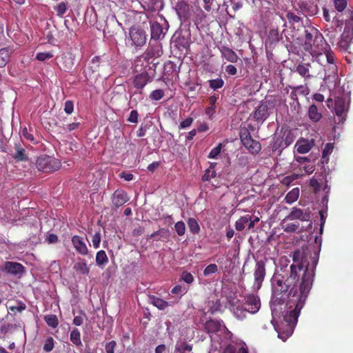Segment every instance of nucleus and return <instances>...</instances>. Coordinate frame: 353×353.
I'll return each instance as SVG.
<instances>
[{"label":"nucleus","mask_w":353,"mask_h":353,"mask_svg":"<svg viewBox=\"0 0 353 353\" xmlns=\"http://www.w3.org/2000/svg\"><path fill=\"white\" fill-rule=\"evenodd\" d=\"M296 91L302 94L303 95H307L309 93V90L307 88L304 87L303 85L299 86L296 88Z\"/></svg>","instance_id":"64"},{"label":"nucleus","mask_w":353,"mask_h":353,"mask_svg":"<svg viewBox=\"0 0 353 353\" xmlns=\"http://www.w3.org/2000/svg\"><path fill=\"white\" fill-rule=\"evenodd\" d=\"M192 345L188 343L184 339L176 341L174 347L175 353H192Z\"/></svg>","instance_id":"22"},{"label":"nucleus","mask_w":353,"mask_h":353,"mask_svg":"<svg viewBox=\"0 0 353 353\" xmlns=\"http://www.w3.org/2000/svg\"><path fill=\"white\" fill-rule=\"evenodd\" d=\"M310 65L299 64L296 67V71L302 77L305 78H310Z\"/></svg>","instance_id":"33"},{"label":"nucleus","mask_w":353,"mask_h":353,"mask_svg":"<svg viewBox=\"0 0 353 353\" xmlns=\"http://www.w3.org/2000/svg\"><path fill=\"white\" fill-rule=\"evenodd\" d=\"M216 173L215 170L212 169L206 170L205 174L202 176V180L204 181H208L211 179H213L216 176Z\"/></svg>","instance_id":"49"},{"label":"nucleus","mask_w":353,"mask_h":353,"mask_svg":"<svg viewBox=\"0 0 353 353\" xmlns=\"http://www.w3.org/2000/svg\"><path fill=\"white\" fill-rule=\"evenodd\" d=\"M167 30V28H163L157 22H152L150 24L151 38L153 39L158 40L163 37Z\"/></svg>","instance_id":"18"},{"label":"nucleus","mask_w":353,"mask_h":353,"mask_svg":"<svg viewBox=\"0 0 353 353\" xmlns=\"http://www.w3.org/2000/svg\"><path fill=\"white\" fill-rule=\"evenodd\" d=\"M299 228V225H296L295 223H290V224H288L284 230L287 232H295Z\"/></svg>","instance_id":"60"},{"label":"nucleus","mask_w":353,"mask_h":353,"mask_svg":"<svg viewBox=\"0 0 353 353\" xmlns=\"http://www.w3.org/2000/svg\"><path fill=\"white\" fill-rule=\"evenodd\" d=\"M140 3L145 10L157 11L163 8L161 0H142Z\"/></svg>","instance_id":"20"},{"label":"nucleus","mask_w":353,"mask_h":353,"mask_svg":"<svg viewBox=\"0 0 353 353\" xmlns=\"http://www.w3.org/2000/svg\"><path fill=\"white\" fill-rule=\"evenodd\" d=\"M248 310L249 314H256L261 307L259 298L254 294H250L245 298V301L243 303Z\"/></svg>","instance_id":"11"},{"label":"nucleus","mask_w":353,"mask_h":353,"mask_svg":"<svg viewBox=\"0 0 353 353\" xmlns=\"http://www.w3.org/2000/svg\"><path fill=\"white\" fill-rule=\"evenodd\" d=\"M308 117L312 121L317 122L321 119L322 115L318 111L317 107L315 105H312L308 109Z\"/></svg>","instance_id":"27"},{"label":"nucleus","mask_w":353,"mask_h":353,"mask_svg":"<svg viewBox=\"0 0 353 353\" xmlns=\"http://www.w3.org/2000/svg\"><path fill=\"white\" fill-rule=\"evenodd\" d=\"M117 343L115 341H111L105 344V350L106 353H114Z\"/></svg>","instance_id":"54"},{"label":"nucleus","mask_w":353,"mask_h":353,"mask_svg":"<svg viewBox=\"0 0 353 353\" xmlns=\"http://www.w3.org/2000/svg\"><path fill=\"white\" fill-rule=\"evenodd\" d=\"M250 221V216L246 215L240 217L235 223V228L237 231H242L245 228L246 224Z\"/></svg>","instance_id":"29"},{"label":"nucleus","mask_w":353,"mask_h":353,"mask_svg":"<svg viewBox=\"0 0 353 353\" xmlns=\"http://www.w3.org/2000/svg\"><path fill=\"white\" fill-rule=\"evenodd\" d=\"M61 166L60 161L52 157L41 156L36 162V167L41 172H52L57 170Z\"/></svg>","instance_id":"6"},{"label":"nucleus","mask_w":353,"mask_h":353,"mask_svg":"<svg viewBox=\"0 0 353 353\" xmlns=\"http://www.w3.org/2000/svg\"><path fill=\"white\" fill-rule=\"evenodd\" d=\"M164 96V92L163 90H161V89H158V90H153L150 95V98L152 100H155V101H158V100H160Z\"/></svg>","instance_id":"48"},{"label":"nucleus","mask_w":353,"mask_h":353,"mask_svg":"<svg viewBox=\"0 0 353 353\" xmlns=\"http://www.w3.org/2000/svg\"><path fill=\"white\" fill-rule=\"evenodd\" d=\"M223 57L231 63H236L238 60L236 54L230 48H225L222 50Z\"/></svg>","instance_id":"26"},{"label":"nucleus","mask_w":353,"mask_h":353,"mask_svg":"<svg viewBox=\"0 0 353 353\" xmlns=\"http://www.w3.org/2000/svg\"><path fill=\"white\" fill-rule=\"evenodd\" d=\"M73 268L77 272L83 275H88L90 272V269L88 267L87 263L84 259L76 262L74 265Z\"/></svg>","instance_id":"25"},{"label":"nucleus","mask_w":353,"mask_h":353,"mask_svg":"<svg viewBox=\"0 0 353 353\" xmlns=\"http://www.w3.org/2000/svg\"><path fill=\"white\" fill-rule=\"evenodd\" d=\"M61 59L63 61L64 69L65 70H70L72 68L74 62L69 54H62Z\"/></svg>","instance_id":"37"},{"label":"nucleus","mask_w":353,"mask_h":353,"mask_svg":"<svg viewBox=\"0 0 353 353\" xmlns=\"http://www.w3.org/2000/svg\"><path fill=\"white\" fill-rule=\"evenodd\" d=\"M188 288L186 286L177 285L172 289L171 292L172 294L179 295V298H181L183 294H185L188 292Z\"/></svg>","instance_id":"38"},{"label":"nucleus","mask_w":353,"mask_h":353,"mask_svg":"<svg viewBox=\"0 0 353 353\" xmlns=\"http://www.w3.org/2000/svg\"><path fill=\"white\" fill-rule=\"evenodd\" d=\"M72 243L75 250L81 255H88V248L83 237L75 235L72 238Z\"/></svg>","instance_id":"13"},{"label":"nucleus","mask_w":353,"mask_h":353,"mask_svg":"<svg viewBox=\"0 0 353 353\" xmlns=\"http://www.w3.org/2000/svg\"><path fill=\"white\" fill-rule=\"evenodd\" d=\"M188 225L192 234H198L200 231V226L194 218H190L188 220Z\"/></svg>","instance_id":"32"},{"label":"nucleus","mask_w":353,"mask_h":353,"mask_svg":"<svg viewBox=\"0 0 353 353\" xmlns=\"http://www.w3.org/2000/svg\"><path fill=\"white\" fill-rule=\"evenodd\" d=\"M131 45L135 47H141L146 43L147 35L145 32L137 27H132L129 31Z\"/></svg>","instance_id":"9"},{"label":"nucleus","mask_w":353,"mask_h":353,"mask_svg":"<svg viewBox=\"0 0 353 353\" xmlns=\"http://www.w3.org/2000/svg\"><path fill=\"white\" fill-rule=\"evenodd\" d=\"M347 0H334V6L338 12H343L347 7Z\"/></svg>","instance_id":"47"},{"label":"nucleus","mask_w":353,"mask_h":353,"mask_svg":"<svg viewBox=\"0 0 353 353\" xmlns=\"http://www.w3.org/2000/svg\"><path fill=\"white\" fill-rule=\"evenodd\" d=\"M314 145V140L300 139L296 143V150L300 154L307 153Z\"/></svg>","instance_id":"21"},{"label":"nucleus","mask_w":353,"mask_h":353,"mask_svg":"<svg viewBox=\"0 0 353 353\" xmlns=\"http://www.w3.org/2000/svg\"><path fill=\"white\" fill-rule=\"evenodd\" d=\"M46 323L51 327L55 328L57 327L59 322L56 315L49 314L46 315L44 318Z\"/></svg>","instance_id":"35"},{"label":"nucleus","mask_w":353,"mask_h":353,"mask_svg":"<svg viewBox=\"0 0 353 353\" xmlns=\"http://www.w3.org/2000/svg\"><path fill=\"white\" fill-rule=\"evenodd\" d=\"M112 203L116 207H120L124 205L128 201L129 198L128 196L127 193L123 190H116L112 195Z\"/></svg>","instance_id":"19"},{"label":"nucleus","mask_w":353,"mask_h":353,"mask_svg":"<svg viewBox=\"0 0 353 353\" xmlns=\"http://www.w3.org/2000/svg\"><path fill=\"white\" fill-rule=\"evenodd\" d=\"M182 281L188 284H190L194 281V277L191 273L188 272H183L181 276Z\"/></svg>","instance_id":"50"},{"label":"nucleus","mask_w":353,"mask_h":353,"mask_svg":"<svg viewBox=\"0 0 353 353\" xmlns=\"http://www.w3.org/2000/svg\"><path fill=\"white\" fill-rule=\"evenodd\" d=\"M74 110V105L72 101H66L64 105V111L68 114H71Z\"/></svg>","instance_id":"57"},{"label":"nucleus","mask_w":353,"mask_h":353,"mask_svg":"<svg viewBox=\"0 0 353 353\" xmlns=\"http://www.w3.org/2000/svg\"><path fill=\"white\" fill-rule=\"evenodd\" d=\"M205 330L208 333L212 334L210 337L212 345L216 349H219L221 353H233V334L227 329L223 321L216 319L208 321L205 324Z\"/></svg>","instance_id":"2"},{"label":"nucleus","mask_w":353,"mask_h":353,"mask_svg":"<svg viewBox=\"0 0 353 353\" xmlns=\"http://www.w3.org/2000/svg\"><path fill=\"white\" fill-rule=\"evenodd\" d=\"M3 270L11 274H19L23 272V266L17 262L7 261L5 263Z\"/></svg>","instance_id":"16"},{"label":"nucleus","mask_w":353,"mask_h":353,"mask_svg":"<svg viewBox=\"0 0 353 353\" xmlns=\"http://www.w3.org/2000/svg\"><path fill=\"white\" fill-rule=\"evenodd\" d=\"M229 308L233 315L239 320H243L249 314L248 310L243 303L236 298H232L229 301Z\"/></svg>","instance_id":"8"},{"label":"nucleus","mask_w":353,"mask_h":353,"mask_svg":"<svg viewBox=\"0 0 353 353\" xmlns=\"http://www.w3.org/2000/svg\"><path fill=\"white\" fill-rule=\"evenodd\" d=\"M334 150V143H328L325 145L323 152H322V158L323 159V162L327 163L329 160V155L333 152Z\"/></svg>","instance_id":"34"},{"label":"nucleus","mask_w":353,"mask_h":353,"mask_svg":"<svg viewBox=\"0 0 353 353\" xmlns=\"http://www.w3.org/2000/svg\"><path fill=\"white\" fill-rule=\"evenodd\" d=\"M68 10V6L66 3L61 2L59 3L55 8V10L57 11V15L60 17H63V14Z\"/></svg>","instance_id":"45"},{"label":"nucleus","mask_w":353,"mask_h":353,"mask_svg":"<svg viewBox=\"0 0 353 353\" xmlns=\"http://www.w3.org/2000/svg\"><path fill=\"white\" fill-rule=\"evenodd\" d=\"M225 71L230 75H234L237 72L236 67L233 65H228L225 68Z\"/></svg>","instance_id":"61"},{"label":"nucleus","mask_w":353,"mask_h":353,"mask_svg":"<svg viewBox=\"0 0 353 353\" xmlns=\"http://www.w3.org/2000/svg\"><path fill=\"white\" fill-rule=\"evenodd\" d=\"M318 61L319 63L323 64V62L325 60L326 65L325 67V77L324 80L326 83H332L335 85L337 83L338 74H337V67L334 63V57L332 51L330 48L327 49V52H323L319 55Z\"/></svg>","instance_id":"4"},{"label":"nucleus","mask_w":353,"mask_h":353,"mask_svg":"<svg viewBox=\"0 0 353 353\" xmlns=\"http://www.w3.org/2000/svg\"><path fill=\"white\" fill-rule=\"evenodd\" d=\"M22 136L27 140H30V141L34 140L33 135L31 134L30 133H29L28 132L27 129H26V128L24 130H23V131H22Z\"/></svg>","instance_id":"63"},{"label":"nucleus","mask_w":353,"mask_h":353,"mask_svg":"<svg viewBox=\"0 0 353 353\" xmlns=\"http://www.w3.org/2000/svg\"><path fill=\"white\" fill-rule=\"evenodd\" d=\"M287 19L290 23L293 24L299 23L301 20V18L293 12H288L287 14Z\"/></svg>","instance_id":"55"},{"label":"nucleus","mask_w":353,"mask_h":353,"mask_svg":"<svg viewBox=\"0 0 353 353\" xmlns=\"http://www.w3.org/2000/svg\"><path fill=\"white\" fill-rule=\"evenodd\" d=\"M303 48L308 51L316 61H319V55L323 52H327L330 48L323 35L315 28H311L310 31L305 30V42Z\"/></svg>","instance_id":"3"},{"label":"nucleus","mask_w":353,"mask_h":353,"mask_svg":"<svg viewBox=\"0 0 353 353\" xmlns=\"http://www.w3.org/2000/svg\"><path fill=\"white\" fill-rule=\"evenodd\" d=\"M222 149V144L219 143L217 146L212 148L208 154L209 159H217Z\"/></svg>","instance_id":"42"},{"label":"nucleus","mask_w":353,"mask_h":353,"mask_svg":"<svg viewBox=\"0 0 353 353\" xmlns=\"http://www.w3.org/2000/svg\"><path fill=\"white\" fill-rule=\"evenodd\" d=\"M269 116L268 105L261 103L253 114L254 119L258 122H263Z\"/></svg>","instance_id":"17"},{"label":"nucleus","mask_w":353,"mask_h":353,"mask_svg":"<svg viewBox=\"0 0 353 353\" xmlns=\"http://www.w3.org/2000/svg\"><path fill=\"white\" fill-rule=\"evenodd\" d=\"M286 274L272 279L271 321L278 337L285 341L293 333L301 310L311 290L318 256L307 248L296 250Z\"/></svg>","instance_id":"1"},{"label":"nucleus","mask_w":353,"mask_h":353,"mask_svg":"<svg viewBox=\"0 0 353 353\" xmlns=\"http://www.w3.org/2000/svg\"><path fill=\"white\" fill-rule=\"evenodd\" d=\"M353 35V16L345 22L344 32L341 35V40L338 42L339 48L343 51L347 50L350 40Z\"/></svg>","instance_id":"7"},{"label":"nucleus","mask_w":353,"mask_h":353,"mask_svg":"<svg viewBox=\"0 0 353 353\" xmlns=\"http://www.w3.org/2000/svg\"><path fill=\"white\" fill-rule=\"evenodd\" d=\"M9 59L8 51L6 49L0 50V68H3Z\"/></svg>","instance_id":"41"},{"label":"nucleus","mask_w":353,"mask_h":353,"mask_svg":"<svg viewBox=\"0 0 353 353\" xmlns=\"http://www.w3.org/2000/svg\"><path fill=\"white\" fill-rule=\"evenodd\" d=\"M232 347L233 353H248V348L246 344L241 340L236 338L232 339Z\"/></svg>","instance_id":"23"},{"label":"nucleus","mask_w":353,"mask_h":353,"mask_svg":"<svg viewBox=\"0 0 353 353\" xmlns=\"http://www.w3.org/2000/svg\"><path fill=\"white\" fill-rule=\"evenodd\" d=\"M108 259L105 251L100 250L97 252L96 255V263L99 266H103L107 264Z\"/></svg>","instance_id":"30"},{"label":"nucleus","mask_w":353,"mask_h":353,"mask_svg":"<svg viewBox=\"0 0 353 353\" xmlns=\"http://www.w3.org/2000/svg\"><path fill=\"white\" fill-rule=\"evenodd\" d=\"M349 97L347 95L335 97L334 105L332 98L327 100V105L329 108H333L336 115L339 117V121H344L348 110Z\"/></svg>","instance_id":"5"},{"label":"nucleus","mask_w":353,"mask_h":353,"mask_svg":"<svg viewBox=\"0 0 353 353\" xmlns=\"http://www.w3.org/2000/svg\"><path fill=\"white\" fill-rule=\"evenodd\" d=\"M148 302L157 307L159 310H163L168 306L174 305L177 301H166L159 297L152 295L149 296Z\"/></svg>","instance_id":"15"},{"label":"nucleus","mask_w":353,"mask_h":353,"mask_svg":"<svg viewBox=\"0 0 353 353\" xmlns=\"http://www.w3.org/2000/svg\"><path fill=\"white\" fill-rule=\"evenodd\" d=\"M23 148H17L16 153L13 155V158L17 161H22L28 159Z\"/></svg>","instance_id":"40"},{"label":"nucleus","mask_w":353,"mask_h":353,"mask_svg":"<svg viewBox=\"0 0 353 353\" xmlns=\"http://www.w3.org/2000/svg\"><path fill=\"white\" fill-rule=\"evenodd\" d=\"M92 242L93 247L95 249H97L99 248L100 243H101V233L99 232H96L92 239Z\"/></svg>","instance_id":"52"},{"label":"nucleus","mask_w":353,"mask_h":353,"mask_svg":"<svg viewBox=\"0 0 353 353\" xmlns=\"http://www.w3.org/2000/svg\"><path fill=\"white\" fill-rule=\"evenodd\" d=\"M53 348H54V340L52 337H49L46 341V343L43 345V350L46 352H49L52 351Z\"/></svg>","instance_id":"53"},{"label":"nucleus","mask_w":353,"mask_h":353,"mask_svg":"<svg viewBox=\"0 0 353 353\" xmlns=\"http://www.w3.org/2000/svg\"><path fill=\"white\" fill-rule=\"evenodd\" d=\"M218 271V267L216 264L212 263L208 265L203 270V275L205 276H209L212 274L216 273Z\"/></svg>","instance_id":"43"},{"label":"nucleus","mask_w":353,"mask_h":353,"mask_svg":"<svg viewBox=\"0 0 353 353\" xmlns=\"http://www.w3.org/2000/svg\"><path fill=\"white\" fill-rule=\"evenodd\" d=\"M70 341L77 346H81L82 345V343L81 341V334L79 331L74 328L70 332Z\"/></svg>","instance_id":"31"},{"label":"nucleus","mask_w":353,"mask_h":353,"mask_svg":"<svg viewBox=\"0 0 353 353\" xmlns=\"http://www.w3.org/2000/svg\"><path fill=\"white\" fill-rule=\"evenodd\" d=\"M203 8L207 12H210L212 10V0H203Z\"/></svg>","instance_id":"62"},{"label":"nucleus","mask_w":353,"mask_h":353,"mask_svg":"<svg viewBox=\"0 0 353 353\" xmlns=\"http://www.w3.org/2000/svg\"><path fill=\"white\" fill-rule=\"evenodd\" d=\"M224 82L222 79L218 78L209 81V86L214 90H218L223 87Z\"/></svg>","instance_id":"39"},{"label":"nucleus","mask_w":353,"mask_h":353,"mask_svg":"<svg viewBox=\"0 0 353 353\" xmlns=\"http://www.w3.org/2000/svg\"><path fill=\"white\" fill-rule=\"evenodd\" d=\"M280 40V35L277 29H272L269 32L268 41L271 43H277Z\"/></svg>","instance_id":"36"},{"label":"nucleus","mask_w":353,"mask_h":353,"mask_svg":"<svg viewBox=\"0 0 353 353\" xmlns=\"http://www.w3.org/2000/svg\"><path fill=\"white\" fill-rule=\"evenodd\" d=\"M265 275V264L263 261L257 262L256 265V268L254 271V279H255V285L256 288L259 289L261 288L262 282L264 279Z\"/></svg>","instance_id":"14"},{"label":"nucleus","mask_w":353,"mask_h":353,"mask_svg":"<svg viewBox=\"0 0 353 353\" xmlns=\"http://www.w3.org/2000/svg\"><path fill=\"white\" fill-rule=\"evenodd\" d=\"M174 229L179 236H183L185 232V225L184 222L180 221L175 223Z\"/></svg>","instance_id":"46"},{"label":"nucleus","mask_w":353,"mask_h":353,"mask_svg":"<svg viewBox=\"0 0 353 353\" xmlns=\"http://www.w3.org/2000/svg\"><path fill=\"white\" fill-rule=\"evenodd\" d=\"M26 309V305L23 303H18L16 305L9 307V310L13 312H21Z\"/></svg>","instance_id":"51"},{"label":"nucleus","mask_w":353,"mask_h":353,"mask_svg":"<svg viewBox=\"0 0 353 353\" xmlns=\"http://www.w3.org/2000/svg\"><path fill=\"white\" fill-rule=\"evenodd\" d=\"M192 122L193 118L189 117L180 123L179 128L181 129H186L192 125Z\"/></svg>","instance_id":"56"},{"label":"nucleus","mask_w":353,"mask_h":353,"mask_svg":"<svg viewBox=\"0 0 353 353\" xmlns=\"http://www.w3.org/2000/svg\"><path fill=\"white\" fill-rule=\"evenodd\" d=\"M154 55V49L153 48H148L143 54V58L144 59H149Z\"/></svg>","instance_id":"59"},{"label":"nucleus","mask_w":353,"mask_h":353,"mask_svg":"<svg viewBox=\"0 0 353 353\" xmlns=\"http://www.w3.org/2000/svg\"><path fill=\"white\" fill-rule=\"evenodd\" d=\"M149 81L148 74L146 73H141L136 76L134 84L135 88L138 89H143Z\"/></svg>","instance_id":"24"},{"label":"nucleus","mask_w":353,"mask_h":353,"mask_svg":"<svg viewBox=\"0 0 353 353\" xmlns=\"http://www.w3.org/2000/svg\"><path fill=\"white\" fill-rule=\"evenodd\" d=\"M299 188H294L287 194V195L285 198V200L286 203H288L289 204H292L294 202H295L296 201H297V199H299Z\"/></svg>","instance_id":"28"},{"label":"nucleus","mask_w":353,"mask_h":353,"mask_svg":"<svg viewBox=\"0 0 353 353\" xmlns=\"http://www.w3.org/2000/svg\"><path fill=\"white\" fill-rule=\"evenodd\" d=\"M54 57V54L52 52H38L36 54V59L39 61H43L46 60H48Z\"/></svg>","instance_id":"44"},{"label":"nucleus","mask_w":353,"mask_h":353,"mask_svg":"<svg viewBox=\"0 0 353 353\" xmlns=\"http://www.w3.org/2000/svg\"><path fill=\"white\" fill-rule=\"evenodd\" d=\"M241 140L243 145L252 153H258L261 150V144L254 140L248 132L245 131L244 133H241Z\"/></svg>","instance_id":"10"},{"label":"nucleus","mask_w":353,"mask_h":353,"mask_svg":"<svg viewBox=\"0 0 353 353\" xmlns=\"http://www.w3.org/2000/svg\"><path fill=\"white\" fill-rule=\"evenodd\" d=\"M290 220L299 219L302 221H308L310 219V211L309 210H303L296 207L292 209L291 212L288 216Z\"/></svg>","instance_id":"12"},{"label":"nucleus","mask_w":353,"mask_h":353,"mask_svg":"<svg viewBox=\"0 0 353 353\" xmlns=\"http://www.w3.org/2000/svg\"><path fill=\"white\" fill-rule=\"evenodd\" d=\"M139 114L137 110H132L128 121L132 123H137L138 122Z\"/></svg>","instance_id":"58"}]
</instances>
